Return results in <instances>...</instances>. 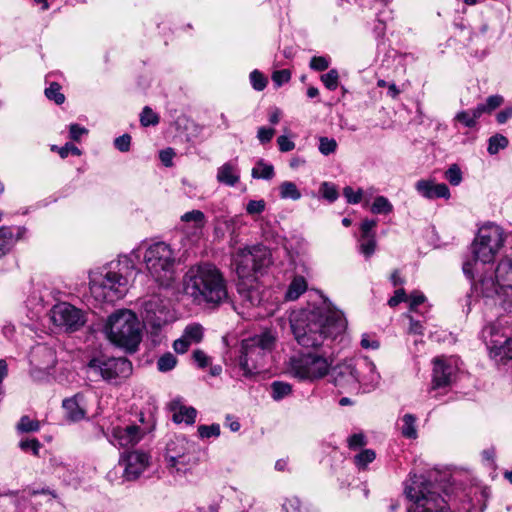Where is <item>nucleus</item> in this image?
<instances>
[{
	"label": "nucleus",
	"instance_id": "f257e3e1",
	"mask_svg": "<svg viewBox=\"0 0 512 512\" xmlns=\"http://www.w3.org/2000/svg\"><path fill=\"white\" fill-rule=\"evenodd\" d=\"M290 324L297 343L307 349L321 347L326 340L343 332L346 326L342 312L328 306L294 313Z\"/></svg>",
	"mask_w": 512,
	"mask_h": 512
},
{
	"label": "nucleus",
	"instance_id": "f03ea898",
	"mask_svg": "<svg viewBox=\"0 0 512 512\" xmlns=\"http://www.w3.org/2000/svg\"><path fill=\"white\" fill-rule=\"evenodd\" d=\"M135 271V261L129 255H119L106 265L89 272V289L99 303H113L128 291L129 277Z\"/></svg>",
	"mask_w": 512,
	"mask_h": 512
},
{
	"label": "nucleus",
	"instance_id": "7ed1b4c3",
	"mask_svg": "<svg viewBox=\"0 0 512 512\" xmlns=\"http://www.w3.org/2000/svg\"><path fill=\"white\" fill-rule=\"evenodd\" d=\"M184 292L193 302L218 306L228 299L227 282L214 265L192 266L184 275Z\"/></svg>",
	"mask_w": 512,
	"mask_h": 512
},
{
	"label": "nucleus",
	"instance_id": "20e7f679",
	"mask_svg": "<svg viewBox=\"0 0 512 512\" xmlns=\"http://www.w3.org/2000/svg\"><path fill=\"white\" fill-rule=\"evenodd\" d=\"M137 263L142 262L151 277L162 286H168L175 278L176 252L165 242H142L130 254Z\"/></svg>",
	"mask_w": 512,
	"mask_h": 512
},
{
	"label": "nucleus",
	"instance_id": "39448f33",
	"mask_svg": "<svg viewBox=\"0 0 512 512\" xmlns=\"http://www.w3.org/2000/svg\"><path fill=\"white\" fill-rule=\"evenodd\" d=\"M503 243V231L499 226L489 225L480 228L471 245L473 258L463 263L465 276L476 282V278L482 276L484 267L494 260Z\"/></svg>",
	"mask_w": 512,
	"mask_h": 512
},
{
	"label": "nucleus",
	"instance_id": "423d86ee",
	"mask_svg": "<svg viewBox=\"0 0 512 512\" xmlns=\"http://www.w3.org/2000/svg\"><path fill=\"white\" fill-rule=\"evenodd\" d=\"M104 333L110 342L130 352L137 349L142 338L141 323L129 309H120L109 315Z\"/></svg>",
	"mask_w": 512,
	"mask_h": 512
},
{
	"label": "nucleus",
	"instance_id": "0eeeda50",
	"mask_svg": "<svg viewBox=\"0 0 512 512\" xmlns=\"http://www.w3.org/2000/svg\"><path fill=\"white\" fill-rule=\"evenodd\" d=\"M277 337L271 331H265L259 335L244 339L238 364L243 376L251 377L264 366L265 357L275 346Z\"/></svg>",
	"mask_w": 512,
	"mask_h": 512
},
{
	"label": "nucleus",
	"instance_id": "6e6552de",
	"mask_svg": "<svg viewBox=\"0 0 512 512\" xmlns=\"http://www.w3.org/2000/svg\"><path fill=\"white\" fill-rule=\"evenodd\" d=\"M405 494L412 503L408 512H452L444 498L423 476L411 477Z\"/></svg>",
	"mask_w": 512,
	"mask_h": 512
},
{
	"label": "nucleus",
	"instance_id": "1a4fd4ad",
	"mask_svg": "<svg viewBox=\"0 0 512 512\" xmlns=\"http://www.w3.org/2000/svg\"><path fill=\"white\" fill-rule=\"evenodd\" d=\"M332 360L320 354L300 353L291 356L285 365V371L299 381L314 382L327 376Z\"/></svg>",
	"mask_w": 512,
	"mask_h": 512
},
{
	"label": "nucleus",
	"instance_id": "9d476101",
	"mask_svg": "<svg viewBox=\"0 0 512 512\" xmlns=\"http://www.w3.org/2000/svg\"><path fill=\"white\" fill-rule=\"evenodd\" d=\"M87 373L91 377L118 385L132 374L131 362L123 357H93L87 364Z\"/></svg>",
	"mask_w": 512,
	"mask_h": 512
},
{
	"label": "nucleus",
	"instance_id": "9b49d317",
	"mask_svg": "<svg viewBox=\"0 0 512 512\" xmlns=\"http://www.w3.org/2000/svg\"><path fill=\"white\" fill-rule=\"evenodd\" d=\"M482 338L489 350L490 357L496 362L512 360V338L499 323H491L482 330Z\"/></svg>",
	"mask_w": 512,
	"mask_h": 512
},
{
	"label": "nucleus",
	"instance_id": "f8f14e48",
	"mask_svg": "<svg viewBox=\"0 0 512 512\" xmlns=\"http://www.w3.org/2000/svg\"><path fill=\"white\" fill-rule=\"evenodd\" d=\"M50 319L54 325L67 332L77 331L86 323L85 313L67 302L54 305Z\"/></svg>",
	"mask_w": 512,
	"mask_h": 512
},
{
	"label": "nucleus",
	"instance_id": "ddd939ff",
	"mask_svg": "<svg viewBox=\"0 0 512 512\" xmlns=\"http://www.w3.org/2000/svg\"><path fill=\"white\" fill-rule=\"evenodd\" d=\"M166 459L168 465L178 472H185L198 461L193 447L184 438H177L167 445Z\"/></svg>",
	"mask_w": 512,
	"mask_h": 512
},
{
	"label": "nucleus",
	"instance_id": "4468645a",
	"mask_svg": "<svg viewBox=\"0 0 512 512\" xmlns=\"http://www.w3.org/2000/svg\"><path fill=\"white\" fill-rule=\"evenodd\" d=\"M150 464V456L140 450L123 452L118 460L119 467L122 468V478L124 481H134L138 479Z\"/></svg>",
	"mask_w": 512,
	"mask_h": 512
},
{
	"label": "nucleus",
	"instance_id": "2eb2a0df",
	"mask_svg": "<svg viewBox=\"0 0 512 512\" xmlns=\"http://www.w3.org/2000/svg\"><path fill=\"white\" fill-rule=\"evenodd\" d=\"M333 383L341 392L359 391L356 377V359H346L331 368Z\"/></svg>",
	"mask_w": 512,
	"mask_h": 512
},
{
	"label": "nucleus",
	"instance_id": "dca6fc26",
	"mask_svg": "<svg viewBox=\"0 0 512 512\" xmlns=\"http://www.w3.org/2000/svg\"><path fill=\"white\" fill-rule=\"evenodd\" d=\"M105 436L110 444L118 448L135 446L143 437L142 429L135 424L113 425Z\"/></svg>",
	"mask_w": 512,
	"mask_h": 512
},
{
	"label": "nucleus",
	"instance_id": "f3484780",
	"mask_svg": "<svg viewBox=\"0 0 512 512\" xmlns=\"http://www.w3.org/2000/svg\"><path fill=\"white\" fill-rule=\"evenodd\" d=\"M237 290L240 296V306L242 311L240 314H247L252 316L245 310L258 307L262 304L264 299V288L256 280H239L237 283Z\"/></svg>",
	"mask_w": 512,
	"mask_h": 512
},
{
	"label": "nucleus",
	"instance_id": "a211bd4d",
	"mask_svg": "<svg viewBox=\"0 0 512 512\" xmlns=\"http://www.w3.org/2000/svg\"><path fill=\"white\" fill-rule=\"evenodd\" d=\"M174 315L169 307L160 299L154 298L144 305V320L154 329H161L172 322Z\"/></svg>",
	"mask_w": 512,
	"mask_h": 512
},
{
	"label": "nucleus",
	"instance_id": "6ab92c4d",
	"mask_svg": "<svg viewBox=\"0 0 512 512\" xmlns=\"http://www.w3.org/2000/svg\"><path fill=\"white\" fill-rule=\"evenodd\" d=\"M356 377L359 380V390L370 392L375 390L381 380L375 363L368 357L356 359Z\"/></svg>",
	"mask_w": 512,
	"mask_h": 512
},
{
	"label": "nucleus",
	"instance_id": "aec40b11",
	"mask_svg": "<svg viewBox=\"0 0 512 512\" xmlns=\"http://www.w3.org/2000/svg\"><path fill=\"white\" fill-rule=\"evenodd\" d=\"M433 388H441L451 384L457 371V363L453 358L439 357L434 360Z\"/></svg>",
	"mask_w": 512,
	"mask_h": 512
},
{
	"label": "nucleus",
	"instance_id": "412c9836",
	"mask_svg": "<svg viewBox=\"0 0 512 512\" xmlns=\"http://www.w3.org/2000/svg\"><path fill=\"white\" fill-rule=\"evenodd\" d=\"M233 265L239 280L257 279L252 247L237 250L233 255Z\"/></svg>",
	"mask_w": 512,
	"mask_h": 512
},
{
	"label": "nucleus",
	"instance_id": "4be33fe9",
	"mask_svg": "<svg viewBox=\"0 0 512 512\" xmlns=\"http://www.w3.org/2000/svg\"><path fill=\"white\" fill-rule=\"evenodd\" d=\"M415 189L419 195L428 200L438 198L449 199L450 190L445 183H436L432 179H421L415 183Z\"/></svg>",
	"mask_w": 512,
	"mask_h": 512
},
{
	"label": "nucleus",
	"instance_id": "5701e85b",
	"mask_svg": "<svg viewBox=\"0 0 512 512\" xmlns=\"http://www.w3.org/2000/svg\"><path fill=\"white\" fill-rule=\"evenodd\" d=\"M26 234L24 226H1L0 227V259L6 256L13 249L15 244Z\"/></svg>",
	"mask_w": 512,
	"mask_h": 512
},
{
	"label": "nucleus",
	"instance_id": "b1692460",
	"mask_svg": "<svg viewBox=\"0 0 512 512\" xmlns=\"http://www.w3.org/2000/svg\"><path fill=\"white\" fill-rule=\"evenodd\" d=\"M168 409L172 414V420L177 424L185 423L191 425L195 422L196 409L185 405L180 397L172 399L168 404Z\"/></svg>",
	"mask_w": 512,
	"mask_h": 512
},
{
	"label": "nucleus",
	"instance_id": "393cba45",
	"mask_svg": "<svg viewBox=\"0 0 512 512\" xmlns=\"http://www.w3.org/2000/svg\"><path fill=\"white\" fill-rule=\"evenodd\" d=\"M83 398L75 395L65 399L62 403L65 418L70 422H77L86 417V410L83 405Z\"/></svg>",
	"mask_w": 512,
	"mask_h": 512
},
{
	"label": "nucleus",
	"instance_id": "a878e982",
	"mask_svg": "<svg viewBox=\"0 0 512 512\" xmlns=\"http://www.w3.org/2000/svg\"><path fill=\"white\" fill-rule=\"evenodd\" d=\"M217 181L226 186L233 187L240 180V172L235 162H226L217 169Z\"/></svg>",
	"mask_w": 512,
	"mask_h": 512
},
{
	"label": "nucleus",
	"instance_id": "bb28decb",
	"mask_svg": "<svg viewBox=\"0 0 512 512\" xmlns=\"http://www.w3.org/2000/svg\"><path fill=\"white\" fill-rule=\"evenodd\" d=\"M252 251L256 273L261 272L271 264V252L267 247L256 245L252 247Z\"/></svg>",
	"mask_w": 512,
	"mask_h": 512
},
{
	"label": "nucleus",
	"instance_id": "cd10ccee",
	"mask_svg": "<svg viewBox=\"0 0 512 512\" xmlns=\"http://www.w3.org/2000/svg\"><path fill=\"white\" fill-rule=\"evenodd\" d=\"M307 287V281L303 276H295L287 288L285 299L288 301L297 300L307 290Z\"/></svg>",
	"mask_w": 512,
	"mask_h": 512
},
{
	"label": "nucleus",
	"instance_id": "c85d7f7f",
	"mask_svg": "<svg viewBox=\"0 0 512 512\" xmlns=\"http://www.w3.org/2000/svg\"><path fill=\"white\" fill-rule=\"evenodd\" d=\"M376 235H360L358 238V250L366 258H370L376 251Z\"/></svg>",
	"mask_w": 512,
	"mask_h": 512
},
{
	"label": "nucleus",
	"instance_id": "c756f323",
	"mask_svg": "<svg viewBox=\"0 0 512 512\" xmlns=\"http://www.w3.org/2000/svg\"><path fill=\"white\" fill-rule=\"evenodd\" d=\"M274 167L271 164L259 160L252 169V177L255 179L270 180L274 177Z\"/></svg>",
	"mask_w": 512,
	"mask_h": 512
},
{
	"label": "nucleus",
	"instance_id": "7c9ffc66",
	"mask_svg": "<svg viewBox=\"0 0 512 512\" xmlns=\"http://www.w3.org/2000/svg\"><path fill=\"white\" fill-rule=\"evenodd\" d=\"M279 195L282 199L299 200L301 192L296 184L291 181H284L279 185Z\"/></svg>",
	"mask_w": 512,
	"mask_h": 512
},
{
	"label": "nucleus",
	"instance_id": "2f4dec72",
	"mask_svg": "<svg viewBox=\"0 0 512 512\" xmlns=\"http://www.w3.org/2000/svg\"><path fill=\"white\" fill-rule=\"evenodd\" d=\"M181 221L183 222H193V228L196 230H201L206 223V217L204 213L200 210H192L184 213L181 216Z\"/></svg>",
	"mask_w": 512,
	"mask_h": 512
},
{
	"label": "nucleus",
	"instance_id": "473e14b6",
	"mask_svg": "<svg viewBox=\"0 0 512 512\" xmlns=\"http://www.w3.org/2000/svg\"><path fill=\"white\" fill-rule=\"evenodd\" d=\"M370 211L373 214L387 215L393 211V205L388 198L384 196H377L370 207Z\"/></svg>",
	"mask_w": 512,
	"mask_h": 512
},
{
	"label": "nucleus",
	"instance_id": "72a5a7b5",
	"mask_svg": "<svg viewBox=\"0 0 512 512\" xmlns=\"http://www.w3.org/2000/svg\"><path fill=\"white\" fill-rule=\"evenodd\" d=\"M284 512H317L308 505L303 504L299 498L290 497L283 503Z\"/></svg>",
	"mask_w": 512,
	"mask_h": 512
},
{
	"label": "nucleus",
	"instance_id": "f704fd0d",
	"mask_svg": "<svg viewBox=\"0 0 512 512\" xmlns=\"http://www.w3.org/2000/svg\"><path fill=\"white\" fill-rule=\"evenodd\" d=\"M401 432L404 437L414 439L417 437L416 418L412 414H405L402 418Z\"/></svg>",
	"mask_w": 512,
	"mask_h": 512
},
{
	"label": "nucleus",
	"instance_id": "c9c22d12",
	"mask_svg": "<svg viewBox=\"0 0 512 512\" xmlns=\"http://www.w3.org/2000/svg\"><path fill=\"white\" fill-rule=\"evenodd\" d=\"M191 344L199 343L203 338V327L193 323L188 325L182 334Z\"/></svg>",
	"mask_w": 512,
	"mask_h": 512
},
{
	"label": "nucleus",
	"instance_id": "e433bc0d",
	"mask_svg": "<svg viewBox=\"0 0 512 512\" xmlns=\"http://www.w3.org/2000/svg\"><path fill=\"white\" fill-rule=\"evenodd\" d=\"M272 398L276 401L283 399L292 392V386L289 383L275 381L271 384Z\"/></svg>",
	"mask_w": 512,
	"mask_h": 512
},
{
	"label": "nucleus",
	"instance_id": "4c0bfd02",
	"mask_svg": "<svg viewBox=\"0 0 512 512\" xmlns=\"http://www.w3.org/2000/svg\"><path fill=\"white\" fill-rule=\"evenodd\" d=\"M508 143V139L505 136L496 134L489 139L488 153L491 155L497 154L500 150L505 149Z\"/></svg>",
	"mask_w": 512,
	"mask_h": 512
},
{
	"label": "nucleus",
	"instance_id": "58836bf2",
	"mask_svg": "<svg viewBox=\"0 0 512 512\" xmlns=\"http://www.w3.org/2000/svg\"><path fill=\"white\" fill-rule=\"evenodd\" d=\"M45 95L49 100L54 101L58 105L65 101V96L61 93V86L56 82H52L49 87L45 89Z\"/></svg>",
	"mask_w": 512,
	"mask_h": 512
},
{
	"label": "nucleus",
	"instance_id": "ea45409f",
	"mask_svg": "<svg viewBox=\"0 0 512 512\" xmlns=\"http://www.w3.org/2000/svg\"><path fill=\"white\" fill-rule=\"evenodd\" d=\"M376 454L372 449H365L358 453L355 458V464L360 469H365L366 466L375 460Z\"/></svg>",
	"mask_w": 512,
	"mask_h": 512
},
{
	"label": "nucleus",
	"instance_id": "a19ab883",
	"mask_svg": "<svg viewBox=\"0 0 512 512\" xmlns=\"http://www.w3.org/2000/svg\"><path fill=\"white\" fill-rule=\"evenodd\" d=\"M177 364L176 357L168 352L162 355L157 361V368L161 372H168L172 370Z\"/></svg>",
	"mask_w": 512,
	"mask_h": 512
},
{
	"label": "nucleus",
	"instance_id": "79ce46f5",
	"mask_svg": "<svg viewBox=\"0 0 512 512\" xmlns=\"http://www.w3.org/2000/svg\"><path fill=\"white\" fill-rule=\"evenodd\" d=\"M338 147V144L335 139L328 137H320L319 138V152L322 155L328 156L333 154Z\"/></svg>",
	"mask_w": 512,
	"mask_h": 512
},
{
	"label": "nucleus",
	"instance_id": "37998d69",
	"mask_svg": "<svg viewBox=\"0 0 512 512\" xmlns=\"http://www.w3.org/2000/svg\"><path fill=\"white\" fill-rule=\"evenodd\" d=\"M140 122L144 127L156 125L159 122V117L150 107L146 106L140 114Z\"/></svg>",
	"mask_w": 512,
	"mask_h": 512
},
{
	"label": "nucleus",
	"instance_id": "c03bdc74",
	"mask_svg": "<svg viewBox=\"0 0 512 512\" xmlns=\"http://www.w3.org/2000/svg\"><path fill=\"white\" fill-rule=\"evenodd\" d=\"M198 435L202 439H208L211 437H218L220 435V425H200L198 426Z\"/></svg>",
	"mask_w": 512,
	"mask_h": 512
},
{
	"label": "nucleus",
	"instance_id": "a18cd8bd",
	"mask_svg": "<svg viewBox=\"0 0 512 512\" xmlns=\"http://www.w3.org/2000/svg\"><path fill=\"white\" fill-rule=\"evenodd\" d=\"M445 178L453 186H458L462 182V172L458 165H451L445 172Z\"/></svg>",
	"mask_w": 512,
	"mask_h": 512
},
{
	"label": "nucleus",
	"instance_id": "49530a36",
	"mask_svg": "<svg viewBox=\"0 0 512 512\" xmlns=\"http://www.w3.org/2000/svg\"><path fill=\"white\" fill-rule=\"evenodd\" d=\"M250 82L252 87L257 91H262L267 86V78L258 70H253L250 73Z\"/></svg>",
	"mask_w": 512,
	"mask_h": 512
},
{
	"label": "nucleus",
	"instance_id": "de8ad7c7",
	"mask_svg": "<svg viewBox=\"0 0 512 512\" xmlns=\"http://www.w3.org/2000/svg\"><path fill=\"white\" fill-rule=\"evenodd\" d=\"M339 74L336 69H331L326 74L321 76V81L325 85V87L331 91L335 90L338 87Z\"/></svg>",
	"mask_w": 512,
	"mask_h": 512
},
{
	"label": "nucleus",
	"instance_id": "09e8293b",
	"mask_svg": "<svg viewBox=\"0 0 512 512\" xmlns=\"http://www.w3.org/2000/svg\"><path fill=\"white\" fill-rule=\"evenodd\" d=\"M426 301V297L425 295L418 291V290H415L413 291L410 295H408V307H409V312L408 313H411V312H417V308L419 305L423 304L424 302Z\"/></svg>",
	"mask_w": 512,
	"mask_h": 512
},
{
	"label": "nucleus",
	"instance_id": "8fccbe9b",
	"mask_svg": "<svg viewBox=\"0 0 512 512\" xmlns=\"http://www.w3.org/2000/svg\"><path fill=\"white\" fill-rule=\"evenodd\" d=\"M17 427L22 432H35L39 430L40 424L37 420H32L28 416H23Z\"/></svg>",
	"mask_w": 512,
	"mask_h": 512
},
{
	"label": "nucleus",
	"instance_id": "3c124183",
	"mask_svg": "<svg viewBox=\"0 0 512 512\" xmlns=\"http://www.w3.org/2000/svg\"><path fill=\"white\" fill-rule=\"evenodd\" d=\"M343 195L349 204H358L363 199V190L354 191L352 187L346 186L343 189Z\"/></svg>",
	"mask_w": 512,
	"mask_h": 512
},
{
	"label": "nucleus",
	"instance_id": "603ef678",
	"mask_svg": "<svg viewBox=\"0 0 512 512\" xmlns=\"http://www.w3.org/2000/svg\"><path fill=\"white\" fill-rule=\"evenodd\" d=\"M322 196L330 202L335 201L338 198V191L334 184L329 182H323L321 185Z\"/></svg>",
	"mask_w": 512,
	"mask_h": 512
},
{
	"label": "nucleus",
	"instance_id": "864d4df0",
	"mask_svg": "<svg viewBox=\"0 0 512 512\" xmlns=\"http://www.w3.org/2000/svg\"><path fill=\"white\" fill-rule=\"evenodd\" d=\"M291 79V73L287 69L274 71L272 74V81L276 87H280L283 84L289 82Z\"/></svg>",
	"mask_w": 512,
	"mask_h": 512
},
{
	"label": "nucleus",
	"instance_id": "5fc2aeb1",
	"mask_svg": "<svg viewBox=\"0 0 512 512\" xmlns=\"http://www.w3.org/2000/svg\"><path fill=\"white\" fill-rule=\"evenodd\" d=\"M266 208V202L264 200H250L246 205V212L249 215L261 214Z\"/></svg>",
	"mask_w": 512,
	"mask_h": 512
},
{
	"label": "nucleus",
	"instance_id": "6e6d98bb",
	"mask_svg": "<svg viewBox=\"0 0 512 512\" xmlns=\"http://www.w3.org/2000/svg\"><path fill=\"white\" fill-rule=\"evenodd\" d=\"M504 102V98L501 95H491L486 99L485 103H482L486 113H491L493 110L501 106Z\"/></svg>",
	"mask_w": 512,
	"mask_h": 512
},
{
	"label": "nucleus",
	"instance_id": "4d7b16f0",
	"mask_svg": "<svg viewBox=\"0 0 512 512\" xmlns=\"http://www.w3.org/2000/svg\"><path fill=\"white\" fill-rule=\"evenodd\" d=\"M114 146L120 152H128L131 146V136L123 134L114 140Z\"/></svg>",
	"mask_w": 512,
	"mask_h": 512
},
{
	"label": "nucleus",
	"instance_id": "13d9d810",
	"mask_svg": "<svg viewBox=\"0 0 512 512\" xmlns=\"http://www.w3.org/2000/svg\"><path fill=\"white\" fill-rule=\"evenodd\" d=\"M330 61L323 56H314L310 61V68L315 71H324L329 67Z\"/></svg>",
	"mask_w": 512,
	"mask_h": 512
},
{
	"label": "nucleus",
	"instance_id": "bf43d9fd",
	"mask_svg": "<svg viewBox=\"0 0 512 512\" xmlns=\"http://www.w3.org/2000/svg\"><path fill=\"white\" fill-rule=\"evenodd\" d=\"M454 120L468 128H472L476 125L468 110L458 112L455 115Z\"/></svg>",
	"mask_w": 512,
	"mask_h": 512
},
{
	"label": "nucleus",
	"instance_id": "052dcab7",
	"mask_svg": "<svg viewBox=\"0 0 512 512\" xmlns=\"http://www.w3.org/2000/svg\"><path fill=\"white\" fill-rule=\"evenodd\" d=\"M404 316L409 320L408 332L410 334L422 335L424 331L422 323L415 320L410 313H406Z\"/></svg>",
	"mask_w": 512,
	"mask_h": 512
},
{
	"label": "nucleus",
	"instance_id": "680f3d73",
	"mask_svg": "<svg viewBox=\"0 0 512 512\" xmlns=\"http://www.w3.org/2000/svg\"><path fill=\"white\" fill-rule=\"evenodd\" d=\"M20 448L24 451H32L34 455H37L40 449V443L37 439H26L22 440L19 444Z\"/></svg>",
	"mask_w": 512,
	"mask_h": 512
},
{
	"label": "nucleus",
	"instance_id": "e2e57ef3",
	"mask_svg": "<svg viewBox=\"0 0 512 512\" xmlns=\"http://www.w3.org/2000/svg\"><path fill=\"white\" fill-rule=\"evenodd\" d=\"M361 347L364 349H378L380 344L379 341L375 338V336L370 334H363L361 337Z\"/></svg>",
	"mask_w": 512,
	"mask_h": 512
},
{
	"label": "nucleus",
	"instance_id": "0e129e2a",
	"mask_svg": "<svg viewBox=\"0 0 512 512\" xmlns=\"http://www.w3.org/2000/svg\"><path fill=\"white\" fill-rule=\"evenodd\" d=\"M408 295L403 288H399L395 291L394 295L388 300L390 307H395L401 302H407Z\"/></svg>",
	"mask_w": 512,
	"mask_h": 512
},
{
	"label": "nucleus",
	"instance_id": "69168bd1",
	"mask_svg": "<svg viewBox=\"0 0 512 512\" xmlns=\"http://www.w3.org/2000/svg\"><path fill=\"white\" fill-rule=\"evenodd\" d=\"M377 226V221L373 219H365L360 225V235H376L374 228Z\"/></svg>",
	"mask_w": 512,
	"mask_h": 512
},
{
	"label": "nucleus",
	"instance_id": "338daca9",
	"mask_svg": "<svg viewBox=\"0 0 512 512\" xmlns=\"http://www.w3.org/2000/svg\"><path fill=\"white\" fill-rule=\"evenodd\" d=\"M192 357H193L195 363L200 368H205V367H207L210 364V358L202 350H199V349L195 350L192 353Z\"/></svg>",
	"mask_w": 512,
	"mask_h": 512
},
{
	"label": "nucleus",
	"instance_id": "774afa93",
	"mask_svg": "<svg viewBox=\"0 0 512 512\" xmlns=\"http://www.w3.org/2000/svg\"><path fill=\"white\" fill-rule=\"evenodd\" d=\"M88 130L78 124H71L69 126L70 138L74 141H79L83 135H86Z\"/></svg>",
	"mask_w": 512,
	"mask_h": 512
}]
</instances>
